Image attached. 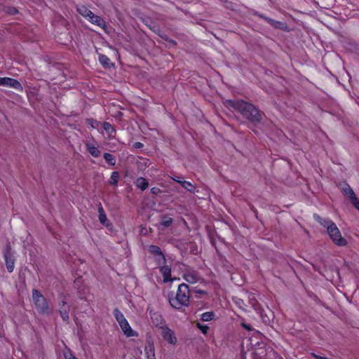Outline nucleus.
<instances>
[{"mask_svg": "<svg viewBox=\"0 0 359 359\" xmlns=\"http://www.w3.org/2000/svg\"><path fill=\"white\" fill-rule=\"evenodd\" d=\"M225 105L237 110L251 122L257 123L261 120V115L259 111L250 103L243 100H228L225 102Z\"/></svg>", "mask_w": 359, "mask_h": 359, "instance_id": "f257e3e1", "label": "nucleus"}, {"mask_svg": "<svg viewBox=\"0 0 359 359\" xmlns=\"http://www.w3.org/2000/svg\"><path fill=\"white\" fill-rule=\"evenodd\" d=\"M314 217L317 222L326 228L328 235L335 245L345 246L347 244L346 240L342 237L339 228L332 221L323 219L318 215H315Z\"/></svg>", "mask_w": 359, "mask_h": 359, "instance_id": "f03ea898", "label": "nucleus"}, {"mask_svg": "<svg viewBox=\"0 0 359 359\" xmlns=\"http://www.w3.org/2000/svg\"><path fill=\"white\" fill-rule=\"evenodd\" d=\"M190 293L187 285L182 283L178 286L175 294L169 295L170 306L175 309H180L187 306L189 304Z\"/></svg>", "mask_w": 359, "mask_h": 359, "instance_id": "7ed1b4c3", "label": "nucleus"}, {"mask_svg": "<svg viewBox=\"0 0 359 359\" xmlns=\"http://www.w3.org/2000/svg\"><path fill=\"white\" fill-rule=\"evenodd\" d=\"M113 313L121 330L127 337L137 336V333L131 328L121 311L118 309H114Z\"/></svg>", "mask_w": 359, "mask_h": 359, "instance_id": "20e7f679", "label": "nucleus"}, {"mask_svg": "<svg viewBox=\"0 0 359 359\" xmlns=\"http://www.w3.org/2000/svg\"><path fill=\"white\" fill-rule=\"evenodd\" d=\"M32 299L36 309L40 313L48 314L50 312L48 304L41 294V293L37 290H33L32 291Z\"/></svg>", "mask_w": 359, "mask_h": 359, "instance_id": "39448f33", "label": "nucleus"}, {"mask_svg": "<svg viewBox=\"0 0 359 359\" xmlns=\"http://www.w3.org/2000/svg\"><path fill=\"white\" fill-rule=\"evenodd\" d=\"M343 194L349 199L353 206L359 211V198L356 196L352 188L347 184L341 187Z\"/></svg>", "mask_w": 359, "mask_h": 359, "instance_id": "423d86ee", "label": "nucleus"}, {"mask_svg": "<svg viewBox=\"0 0 359 359\" xmlns=\"http://www.w3.org/2000/svg\"><path fill=\"white\" fill-rule=\"evenodd\" d=\"M0 86L11 88L20 92L23 91L21 83L18 80L10 77H0Z\"/></svg>", "mask_w": 359, "mask_h": 359, "instance_id": "0eeeda50", "label": "nucleus"}, {"mask_svg": "<svg viewBox=\"0 0 359 359\" xmlns=\"http://www.w3.org/2000/svg\"><path fill=\"white\" fill-rule=\"evenodd\" d=\"M161 335L164 340L170 344H175L177 343V338L174 332L168 327H161Z\"/></svg>", "mask_w": 359, "mask_h": 359, "instance_id": "6e6552de", "label": "nucleus"}, {"mask_svg": "<svg viewBox=\"0 0 359 359\" xmlns=\"http://www.w3.org/2000/svg\"><path fill=\"white\" fill-rule=\"evenodd\" d=\"M4 259L8 272H13L15 268V260L13 254L10 250H7L4 253Z\"/></svg>", "mask_w": 359, "mask_h": 359, "instance_id": "1a4fd4ad", "label": "nucleus"}, {"mask_svg": "<svg viewBox=\"0 0 359 359\" xmlns=\"http://www.w3.org/2000/svg\"><path fill=\"white\" fill-rule=\"evenodd\" d=\"M184 278L189 283L194 284L201 280V276L195 271H188L184 274Z\"/></svg>", "mask_w": 359, "mask_h": 359, "instance_id": "9d476101", "label": "nucleus"}, {"mask_svg": "<svg viewBox=\"0 0 359 359\" xmlns=\"http://www.w3.org/2000/svg\"><path fill=\"white\" fill-rule=\"evenodd\" d=\"M98 213H99L98 219H99L100 222L102 225L105 226L107 228L111 227V224L108 221L107 215L105 214L104 210L101 203H100L99 206H98Z\"/></svg>", "mask_w": 359, "mask_h": 359, "instance_id": "9b49d317", "label": "nucleus"}, {"mask_svg": "<svg viewBox=\"0 0 359 359\" xmlns=\"http://www.w3.org/2000/svg\"><path fill=\"white\" fill-rule=\"evenodd\" d=\"M69 306L67 304V302L65 300H62L60 303L59 311L62 320L65 321H68L69 320Z\"/></svg>", "mask_w": 359, "mask_h": 359, "instance_id": "f8f14e48", "label": "nucleus"}, {"mask_svg": "<svg viewBox=\"0 0 359 359\" xmlns=\"http://www.w3.org/2000/svg\"><path fill=\"white\" fill-rule=\"evenodd\" d=\"M88 20L91 23L101 27L104 30H105L107 28L105 21L101 17L96 15L94 13H93V15L88 19Z\"/></svg>", "mask_w": 359, "mask_h": 359, "instance_id": "ddd939ff", "label": "nucleus"}, {"mask_svg": "<svg viewBox=\"0 0 359 359\" xmlns=\"http://www.w3.org/2000/svg\"><path fill=\"white\" fill-rule=\"evenodd\" d=\"M160 271L163 276V281L168 282L172 281L171 278V270L168 266H163L160 267Z\"/></svg>", "mask_w": 359, "mask_h": 359, "instance_id": "4468645a", "label": "nucleus"}, {"mask_svg": "<svg viewBox=\"0 0 359 359\" xmlns=\"http://www.w3.org/2000/svg\"><path fill=\"white\" fill-rule=\"evenodd\" d=\"M134 184L136 187L141 189L142 191H144L146 189H147V187L149 186L148 181L142 177H138L135 181Z\"/></svg>", "mask_w": 359, "mask_h": 359, "instance_id": "2eb2a0df", "label": "nucleus"}, {"mask_svg": "<svg viewBox=\"0 0 359 359\" xmlns=\"http://www.w3.org/2000/svg\"><path fill=\"white\" fill-rule=\"evenodd\" d=\"M78 13L87 20L93 15V12L85 6L81 5L77 6Z\"/></svg>", "mask_w": 359, "mask_h": 359, "instance_id": "dca6fc26", "label": "nucleus"}, {"mask_svg": "<svg viewBox=\"0 0 359 359\" xmlns=\"http://www.w3.org/2000/svg\"><path fill=\"white\" fill-rule=\"evenodd\" d=\"M147 359H156L154 353V346L152 344H148L144 348Z\"/></svg>", "mask_w": 359, "mask_h": 359, "instance_id": "f3484780", "label": "nucleus"}, {"mask_svg": "<svg viewBox=\"0 0 359 359\" xmlns=\"http://www.w3.org/2000/svg\"><path fill=\"white\" fill-rule=\"evenodd\" d=\"M102 126L104 130L107 133L109 138H113L116 133L114 128L108 122H104Z\"/></svg>", "mask_w": 359, "mask_h": 359, "instance_id": "a211bd4d", "label": "nucleus"}, {"mask_svg": "<svg viewBox=\"0 0 359 359\" xmlns=\"http://www.w3.org/2000/svg\"><path fill=\"white\" fill-rule=\"evenodd\" d=\"M86 149L93 156V157H98L100 155V151L98 149L97 147L95 145L90 144V143H86Z\"/></svg>", "mask_w": 359, "mask_h": 359, "instance_id": "6ab92c4d", "label": "nucleus"}, {"mask_svg": "<svg viewBox=\"0 0 359 359\" xmlns=\"http://www.w3.org/2000/svg\"><path fill=\"white\" fill-rule=\"evenodd\" d=\"M99 61L104 67H109L112 65L110 60L104 55H99Z\"/></svg>", "mask_w": 359, "mask_h": 359, "instance_id": "aec40b11", "label": "nucleus"}, {"mask_svg": "<svg viewBox=\"0 0 359 359\" xmlns=\"http://www.w3.org/2000/svg\"><path fill=\"white\" fill-rule=\"evenodd\" d=\"M119 177H120V175H119L118 172H116V171L113 172L110 177L109 183L114 186H117L118 182L119 180Z\"/></svg>", "mask_w": 359, "mask_h": 359, "instance_id": "412c9836", "label": "nucleus"}, {"mask_svg": "<svg viewBox=\"0 0 359 359\" xmlns=\"http://www.w3.org/2000/svg\"><path fill=\"white\" fill-rule=\"evenodd\" d=\"M182 186L191 193H194L196 189L195 187L190 182L186 180L182 182Z\"/></svg>", "mask_w": 359, "mask_h": 359, "instance_id": "4be33fe9", "label": "nucleus"}, {"mask_svg": "<svg viewBox=\"0 0 359 359\" xmlns=\"http://www.w3.org/2000/svg\"><path fill=\"white\" fill-rule=\"evenodd\" d=\"M104 158L110 165H114L116 163V160H115L114 157L111 154H110L109 153H104Z\"/></svg>", "mask_w": 359, "mask_h": 359, "instance_id": "5701e85b", "label": "nucleus"}, {"mask_svg": "<svg viewBox=\"0 0 359 359\" xmlns=\"http://www.w3.org/2000/svg\"><path fill=\"white\" fill-rule=\"evenodd\" d=\"M214 313L212 312H205L201 315V320L203 321H210L212 320Z\"/></svg>", "mask_w": 359, "mask_h": 359, "instance_id": "b1692460", "label": "nucleus"}, {"mask_svg": "<svg viewBox=\"0 0 359 359\" xmlns=\"http://www.w3.org/2000/svg\"><path fill=\"white\" fill-rule=\"evenodd\" d=\"M149 251L154 256H156L157 255H160V253H161L160 248L156 245H150L149 248Z\"/></svg>", "mask_w": 359, "mask_h": 359, "instance_id": "393cba45", "label": "nucleus"}, {"mask_svg": "<svg viewBox=\"0 0 359 359\" xmlns=\"http://www.w3.org/2000/svg\"><path fill=\"white\" fill-rule=\"evenodd\" d=\"M172 219L171 217L165 216L163 217L162 221L161 222V225L165 227L169 226L172 224Z\"/></svg>", "mask_w": 359, "mask_h": 359, "instance_id": "a878e982", "label": "nucleus"}, {"mask_svg": "<svg viewBox=\"0 0 359 359\" xmlns=\"http://www.w3.org/2000/svg\"><path fill=\"white\" fill-rule=\"evenodd\" d=\"M265 20L271 25H272L273 27L275 28H279L280 27V25H282V23L279 21H276L275 20H273V19H271V18H265Z\"/></svg>", "mask_w": 359, "mask_h": 359, "instance_id": "bb28decb", "label": "nucleus"}, {"mask_svg": "<svg viewBox=\"0 0 359 359\" xmlns=\"http://www.w3.org/2000/svg\"><path fill=\"white\" fill-rule=\"evenodd\" d=\"M156 257V261L157 262L158 264H162L165 262V257L163 255V253H160V255H157Z\"/></svg>", "mask_w": 359, "mask_h": 359, "instance_id": "cd10ccee", "label": "nucleus"}, {"mask_svg": "<svg viewBox=\"0 0 359 359\" xmlns=\"http://www.w3.org/2000/svg\"><path fill=\"white\" fill-rule=\"evenodd\" d=\"M197 327L203 334H206L208 333V331L209 330L208 326L198 323Z\"/></svg>", "mask_w": 359, "mask_h": 359, "instance_id": "c85d7f7f", "label": "nucleus"}, {"mask_svg": "<svg viewBox=\"0 0 359 359\" xmlns=\"http://www.w3.org/2000/svg\"><path fill=\"white\" fill-rule=\"evenodd\" d=\"M64 357L65 359H78L76 357H74L69 351H65L64 353Z\"/></svg>", "mask_w": 359, "mask_h": 359, "instance_id": "c756f323", "label": "nucleus"}, {"mask_svg": "<svg viewBox=\"0 0 359 359\" xmlns=\"http://www.w3.org/2000/svg\"><path fill=\"white\" fill-rule=\"evenodd\" d=\"M88 123L93 128H97V126L99 125V123L97 121L93 119L88 120Z\"/></svg>", "mask_w": 359, "mask_h": 359, "instance_id": "7c9ffc66", "label": "nucleus"}, {"mask_svg": "<svg viewBox=\"0 0 359 359\" xmlns=\"http://www.w3.org/2000/svg\"><path fill=\"white\" fill-rule=\"evenodd\" d=\"M151 193L154 195H157V194L161 193V190L158 187H152L151 189Z\"/></svg>", "mask_w": 359, "mask_h": 359, "instance_id": "2f4dec72", "label": "nucleus"}, {"mask_svg": "<svg viewBox=\"0 0 359 359\" xmlns=\"http://www.w3.org/2000/svg\"><path fill=\"white\" fill-rule=\"evenodd\" d=\"M172 179L174 181H175V182H177L180 183L181 185H182V182H183V181H184L182 178L179 177H172Z\"/></svg>", "mask_w": 359, "mask_h": 359, "instance_id": "473e14b6", "label": "nucleus"}, {"mask_svg": "<svg viewBox=\"0 0 359 359\" xmlns=\"http://www.w3.org/2000/svg\"><path fill=\"white\" fill-rule=\"evenodd\" d=\"M154 317H155V320H156V323H158V322H161L162 320L161 316L157 313H154Z\"/></svg>", "mask_w": 359, "mask_h": 359, "instance_id": "72a5a7b5", "label": "nucleus"}, {"mask_svg": "<svg viewBox=\"0 0 359 359\" xmlns=\"http://www.w3.org/2000/svg\"><path fill=\"white\" fill-rule=\"evenodd\" d=\"M241 325H242V327H244L245 329H246L247 330H249V331L252 330V328L249 325L244 323H243Z\"/></svg>", "mask_w": 359, "mask_h": 359, "instance_id": "f704fd0d", "label": "nucleus"}, {"mask_svg": "<svg viewBox=\"0 0 359 359\" xmlns=\"http://www.w3.org/2000/svg\"><path fill=\"white\" fill-rule=\"evenodd\" d=\"M236 304L240 307V308H242V305L243 304V300L241 299H238L236 302Z\"/></svg>", "mask_w": 359, "mask_h": 359, "instance_id": "c9c22d12", "label": "nucleus"}, {"mask_svg": "<svg viewBox=\"0 0 359 359\" xmlns=\"http://www.w3.org/2000/svg\"><path fill=\"white\" fill-rule=\"evenodd\" d=\"M142 146V143H140V142H136V143L135 144V148H140Z\"/></svg>", "mask_w": 359, "mask_h": 359, "instance_id": "e433bc0d", "label": "nucleus"}, {"mask_svg": "<svg viewBox=\"0 0 359 359\" xmlns=\"http://www.w3.org/2000/svg\"><path fill=\"white\" fill-rule=\"evenodd\" d=\"M169 42H170V43H172V45H175V43L173 41H172V40H170Z\"/></svg>", "mask_w": 359, "mask_h": 359, "instance_id": "4c0bfd02", "label": "nucleus"}]
</instances>
